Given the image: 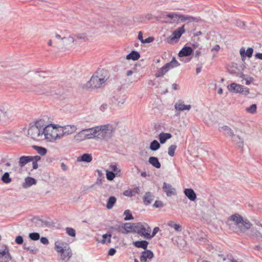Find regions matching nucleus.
<instances>
[{"label":"nucleus","mask_w":262,"mask_h":262,"mask_svg":"<svg viewBox=\"0 0 262 262\" xmlns=\"http://www.w3.org/2000/svg\"><path fill=\"white\" fill-rule=\"evenodd\" d=\"M42 72H29L25 75V79L31 82L29 91L38 94H44L48 92V82Z\"/></svg>","instance_id":"obj_1"},{"label":"nucleus","mask_w":262,"mask_h":262,"mask_svg":"<svg viewBox=\"0 0 262 262\" xmlns=\"http://www.w3.org/2000/svg\"><path fill=\"white\" fill-rule=\"evenodd\" d=\"M115 130V127L109 124L83 129L87 139L105 140L111 138Z\"/></svg>","instance_id":"obj_2"},{"label":"nucleus","mask_w":262,"mask_h":262,"mask_svg":"<svg viewBox=\"0 0 262 262\" xmlns=\"http://www.w3.org/2000/svg\"><path fill=\"white\" fill-rule=\"evenodd\" d=\"M108 77L106 71L103 69L99 70L94 73L85 84L82 85V88L84 89L100 88L105 85Z\"/></svg>","instance_id":"obj_3"},{"label":"nucleus","mask_w":262,"mask_h":262,"mask_svg":"<svg viewBox=\"0 0 262 262\" xmlns=\"http://www.w3.org/2000/svg\"><path fill=\"white\" fill-rule=\"evenodd\" d=\"M228 223L231 229L233 228V226H235L236 231L241 232H246L252 226V224L248 220L244 219L238 213H235L231 215L228 218Z\"/></svg>","instance_id":"obj_4"},{"label":"nucleus","mask_w":262,"mask_h":262,"mask_svg":"<svg viewBox=\"0 0 262 262\" xmlns=\"http://www.w3.org/2000/svg\"><path fill=\"white\" fill-rule=\"evenodd\" d=\"M58 132L57 128L52 124L48 125L43 129V137L50 141L60 139V134L58 133Z\"/></svg>","instance_id":"obj_5"},{"label":"nucleus","mask_w":262,"mask_h":262,"mask_svg":"<svg viewBox=\"0 0 262 262\" xmlns=\"http://www.w3.org/2000/svg\"><path fill=\"white\" fill-rule=\"evenodd\" d=\"M151 229L146 223H138L134 227V232L142 235L147 239L150 238Z\"/></svg>","instance_id":"obj_6"},{"label":"nucleus","mask_w":262,"mask_h":262,"mask_svg":"<svg viewBox=\"0 0 262 262\" xmlns=\"http://www.w3.org/2000/svg\"><path fill=\"white\" fill-rule=\"evenodd\" d=\"M13 115L11 107L8 105H0V121L6 122L11 119Z\"/></svg>","instance_id":"obj_7"},{"label":"nucleus","mask_w":262,"mask_h":262,"mask_svg":"<svg viewBox=\"0 0 262 262\" xmlns=\"http://www.w3.org/2000/svg\"><path fill=\"white\" fill-rule=\"evenodd\" d=\"M28 135L35 140H40L43 137V130H41L35 126H31L28 131Z\"/></svg>","instance_id":"obj_8"},{"label":"nucleus","mask_w":262,"mask_h":262,"mask_svg":"<svg viewBox=\"0 0 262 262\" xmlns=\"http://www.w3.org/2000/svg\"><path fill=\"white\" fill-rule=\"evenodd\" d=\"M62 128V133L60 134V138H62L63 136L70 135L77 130V126L75 125H64Z\"/></svg>","instance_id":"obj_9"},{"label":"nucleus","mask_w":262,"mask_h":262,"mask_svg":"<svg viewBox=\"0 0 262 262\" xmlns=\"http://www.w3.org/2000/svg\"><path fill=\"white\" fill-rule=\"evenodd\" d=\"M75 41L74 37L72 36H69L68 37H64L61 47L68 49L74 46Z\"/></svg>","instance_id":"obj_10"},{"label":"nucleus","mask_w":262,"mask_h":262,"mask_svg":"<svg viewBox=\"0 0 262 262\" xmlns=\"http://www.w3.org/2000/svg\"><path fill=\"white\" fill-rule=\"evenodd\" d=\"M232 140L236 147L243 151L244 145V140L243 138L238 135H234L232 137Z\"/></svg>","instance_id":"obj_11"},{"label":"nucleus","mask_w":262,"mask_h":262,"mask_svg":"<svg viewBox=\"0 0 262 262\" xmlns=\"http://www.w3.org/2000/svg\"><path fill=\"white\" fill-rule=\"evenodd\" d=\"M72 255V251L69 247H64V250L60 253L59 259L62 261H68Z\"/></svg>","instance_id":"obj_12"},{"label":"nucleus","mask_w":262,"mask_h":262,"mask_svg":"<svg viewBox=\"0 0 262 262\" xmlns=\"http://www.w3.org/2000/svg\"><path fill=\"white\" fill-rule=\"evenodd\" d=\"M181 14L174 13H169L167 15L166 22L170 24L179 23L180 21Z\"/></svg>","instance_id":"obj_13"},{"label":"nucleus","mask_w":262,"mask_h":262,"mask_svg":"<svg viewBox=\"0 0 262 262\" xmlns=\"http://www.w3.org/2000/svg\"><path fill=\"white\" fill-rule=\"evenodd\" d=\"M163 189L168 196H170L176 194V189L172 187L171 185L169 184L164 182Z\"/></svg>","instance_id":"obj_14"},{"label":"nucleus","mask_w":262,"mask_h":262,"mask_svg":"<svg viewBox=\"0 0 262 262\" xmlns=\"http://www.w3.org/2000/svg\"><path fill=\"white\" fill-rule=\"evenodd\" d=\"M229 91L235 93H241V91L243 89V85L236 83H232L227 86Z\"/></svg>","instance_id":"obj_15"},{"label":"nucleus","mask_w":262,"mask_h":262,"mask_svg":"<svg viewBox=\"0 0 262 262\" xmlns=\"http://www.w3.org/2000/svg\"><path fill=\"white\" fill-rule=\"evenodd\" d=\"M11 258L8 250L0 251V262H8Z\"/></svg>","instance_id":"obj_16"},{"label":"nucleus","mask_w":262,"mask_h":262,"mask_svg":"<svg viewBox=\"0 0 262 262\" xmlns=\"http://www.w3.org/2000/svg\"><path fill=\"white\" fill-rule=\"evenodd\" d=\"M185 196L191 201H194L196 199V195L191 188H186L184 190Z\"/></svg>","instance_id":"obj_17"},{"label":"nucleus","mask_w":262,"mask_h":262,"mask_svg":"<svg viewBox=\"0 0 262 262\" xmlns=\"http://www.w3.org/2000/svg\"><path fill=\"white\" fill-rule=\"evenodd\" d=\"M191 106L190 105H185L183 101H179L177 102L174 105V108L176 110L179 111H183L185 110L189 111L190 110Z\"/></svg>","instance_id":"obj_18"},{"label":"nucleus","mask_w":262,"mask_h":262,"mask_svg":"<svg viewBox=\"0 0 262 262\" xmlns=\"http://www.w3.org/2000/svg\"><path fill=\"white\" fill-rule=\"evenodd\" d=\"M193 52L192 49L190 47H183L179 53V56L180 57H186L190 55Z\"/></svg>","instance_id":"obj_19"},{"label":"nucleus","mask_w":262,"mask_h":262,"mask_svg":"<svg viewBox=\"0 0 262 262\" xmlns=\"http://www.w3.org/2000/svg\"><path fill=\"white\" fill-rule=\"evenodd\" d=\"M184 26L185 25H183L174 31L172 33L173 36L170 37V40H173L175 39L180 38L182 34L185 32Z\"/></svg>","instance_id":"obj_20"},{"label":"nucleus","mask_w":262,"mask_h":262,"mask_svg":"<svg viewBox=\"0 0 262 262\" xmlns=\"http://www.w3.org/2000/svg\"><path fill=\"white\" fill-rule=\"evenodd\" d=\"M155 196L152 193L150 192H146L143 198L144 204L145 205L150 204L154 200Z\"/></svg>","instance_id":"obj_21"},{"label":"nucleus","mask_w":262,"mask_h":262,"mask_svg":"<svg viewBox=\"0 0 262 262\" xmlns=\"http://www.w3.org/2000/svg\"><path fill=\"white\" fill-rule=\"evenodd\" d=\"M154 257V253L150 250H146L142 252L140 257V260L142 262H146L147 259H151Z\"/></svg>","instance_id":"obj_22"},{"label":"nucleus","mask_w":262,"mask_h":262,"mask_svg":"<svg viewBox=\"0 0 262 262\" xmlns=\"http://www.w3.org/2000/svg\"><path fill=\"white\" fill-rule=\"evenodd\" d=\"M92 156L89 154H84L82 156L77 158L78 162H84L90 163L92 161Z\"/></svg>","instance_id":"obj_23"},{"label":"nucleus","mask_w":262,"mask_h":262,"mask_svg":"<svg viewBox=\"0 0 262 262\" xmlns=\"http://www.w3.org/2000/svg\"><path fill=\"white\" fill-rule=\"evenodd\" d=\"M136 226V224H131L129 223H125L124 225V230L121 231V233L126 234L131 232H134V227Z\"/></svg>","instance_id":"obj_24"},{"label":"nucleus","mask_w":262,"mask_h":262,"mask_svg":"<svg viewBox=\"0 0 262 262\" xmlns=\"http://www.w3.org/2000/svg\"><path fill=\"white\" fill-rule=\"evenodd\" d=\"M36 183V181L35 179L31 177H27L25 179V182L23 184V187L24 188H27Z\"/></svg>","instance_id":"obj_25"},{"label":"nucleus","mask_w":262,"mask_h":262,"mask_svg":"<svg viewBox=\"0 0 262 262\" xmlns=\"http://www.w3.org/2000/svg\"><path fill=\"white\" fill-rule=\"evenodd\" d=\"M172 135L170 134L164 132L160 133L159 135V139L161 144L165 143L167 140L170 139Z\"/></svg>","instance_id":"obj_26"},{"label":"nucleus","mask_w":262,"mask_h":262,"mask_svg":"<svg viewBox=\"0 0 262 262\" xmlns=\"http://www.w3.org/2000/svg\"><path fill=\"white\" fill-rule=\"evenodd\" d=\"M148 162L154 167L160 168L161 166L158 159L155 157H150L148 159Z\"/></svg>","instance_id":"obj_27"},{"label":"nucleus","mask_w":262,"mask_h":262,"mask_svg":"<svg viewBox=\"0 0 262 262\" xmlns=\"http://www.w3.org/2000/svg\"><path fill=\"white\" fill-rule=\"evenodd\" d=\"M236 76H239L240 78H242L243 79H245L246 81L245 83L247 85H249L254 80L253 77L248 75H245L243 73H238Z\"/></svg>","instance_id":"obj_28"},{"label":"nucleus","mask_w":262,"mask_h":262,"mask_svg":"<svg viewBox=\"0 0 262 262\" xmlns=\"http://www.w3.org/2000/svg\"><path fill=\"white\" fill-rule=\"evenodd\" d=\"M74 139L76 141L79 142L87 139L83 130L76 134Z\"/></svg>","instance_id":"obj_29"},{"label":"nucleus","mask_w":262,"mask_h":262,"mask_svg":"<svg viewBox=\"0 0 262 262\" xmlns=\"http://www.w3.org/2000/svg\"><path fill=\"white\" fill-rule=\"evenodd\" d=\"M180 66V63L176 60L175 57H173L171 61L165 64V66L168 69V71L172 68L177 67Z\"/></svg>","instance_id":"obj_30"},{"label":"nucleus","mask_w":262,"mask_h":262,"mask_svg":"<svg viewBox=\"0 0 262 262\" xmlns=\"http://www.w3.org/2000/svg\"><path fill=\"white\" fill-rule=\"evenodd\" d=\"M167 225L173 228L176 232H180L182 231V226L180 224H177L173 221H169L167 223Z\"/></svg>","instance_id":"obj_31"},{"label":"nucleus","mask_w":262,"mask_h":262,"mask_svg":"<svg viewBox=\"0 0 262 262\" xmlns=\"http://www.w3.org/2000/svg\"><path fill=\"white\" fill-rule=\"evenodd\" d=\"M140 54L136 51H132L126 56V59L128 60L132 59L133 60H138L140 58Z\"/></svg>","instance_id":"obj_32"},{"label":"nucleus","mask_w":262,"mask_h":262,"mask_svg":"<svg viewBox=\"0 0 262 262\" xmlns=\"http://www.w3.org/2000/svg\"><path fill=\"white\" fill-rule=\"evenodd\" d=\"M148 243L146 241H136L134 243V245L137 248H141L146 249Z\"/></svg>","instance_id":"obj_33"},{"label":"nucleus","mask_w":262,"mask_h":262,"mask_svg":"<svg viewBox=\"0 0 262 262\" xmlns=\"http://www.w3.org/2000/svg\"><path fill=\"white\" fill-rule=\"evenodd\" d=\"M168 69L165 66L159 69L155 74L156 77H160L163 76L167 72Z\"/></svg>","instance_id":"obj_34"},{"label":"nucleus","mask_w":262,"mask_h":262,"mask_svg":"<svg viewBox=\"0 0 262 262\" xmlns=\"http://www.w3.org/2000/svg\"><path fill=\"white\" fill-rule=\"evenodd\" d=\"M29 162H30V156H22L19 158V165L22 167Z\"/></svg>","instance_id":"obj_35"},{"label":"nucleus","mask_w":262,"mask_h":262,"mask_svg":"<svg viewBox=\"0 0 262 262\" xmlns=\"http://www.w3.org/2000/svg\"><path fill=\"white\" fill-rule=\"evenodd\" d=\"M33 125L41 130H43V129L45 128V127L47 126L45 124L44 120L42 119H39L36 121L35 124Z\"/></svg>","instance_id":"obj_36"},{"label":"nucleus","mask_w":262,"mask_h":262,"mask_svg":"<svg viewBox=\"0 0 262 262\" xmlns=\"http://www.w3.org/2000/svg\"><path fill=\"white\" fill-rule=\"evenodd\" d=\"M186 20H188L189 21H198V19L191 16L181 14L180 21H185Z\"/></svg>","instance_id":"obj_37"},{"label":"nucleus","mask_w":262,"mask_h":262,"mask_svg":"<svg viewBox=\"0 0 262 262\" xmlns=\"http://www.w3.org/2000/svg\"><path fill=\"white\" fill-rule=\"evenodd\" d=\"M116 202V199L115 196L110 197L107 202L106 208L108 209H112Z\"/></svg>","instance_id":"obj_38"},{"label":"nucleus","mask_w":262,"mask_h":262,"mask_svg":"<svg viewBox=\"0 0 262 262\" xmlns=\"http://www.w3.org/2000/svg\"><path fill=\"white\" fill-rule=\"evenodd\" d=\"M160 147V143L156 140L152 141L150 144L149 148L152 151H156Z\"/></svg>","instance_id":"obj_39"},{"label":"nucleus","mask_w":262,"mask_h":262,"mask_svg":"<svg viewBox=\"0 0 262 262\" xmlns=\"http://www.w3.org/2000/svg\"><path fill=\"white\" fill-rule=\"evenodd\" d=\"M63 243L59 241H57L55 243V249L59 253H61L64 249V247H62Z\"/></svg>","instance_id":"obj_40"},{"label":"nucleus","mask_w":262,"mask_h":262,"mask_svg":"<svg viewBox=\"0 0 262 262\" xmlns=\"http://www.w3.org/2000/svg\"><path fill=\"white\" fill-rule=\"evenodd\" d=\"M2 181L6 184H8L10 183L12 181L11 178L10 177L9 173L8 172H5L4 174L2 176Z\"/></svg>","instance_id":"obj_41"},{"label":"nucleus","mask_w":262,"mask_h":262,"mask_svg":"<svg viewBox=\"0 0 262 262\" xmlns=\"http://www.w3.org/2000/svg\"><path fill=\"white\" fill-rule=\"evenodd\" d=\"M33 148L37 151V152L41 156H44L47 154V150L46 148L37 146H33Z\"/></svg>","instance_id":"obj_42"},{"label":"nucleus","mask_w":262,"mask_h":262,"mask_svg":"<svg viewBox=\"0 0 262 262\" xmlns=\"http://www.w3.org/2000/svg\"><path fill=\"white\" fill-rule=\"evenodd\" d=\"M222 129L224 131V134L229 135L231 138L234 135L233 130L231 128L228 126H224L222 127Z\"/></svg>","instance_id":"obj_43"},{"label":"nucleus","mask_w":262,"mask_h":262,"mask_svg":"<svg viewBox=\"0 0 262 262\" xmlns=\"http://www.w3.org/2000/svg\"><path fill=\"white\" fill-rule=\"evenodd\" d=\"M55 45L57 47L58 46H61V43L62 42V40L64 39V37H61L60 35L59 34H56L55 35Z\"/></svg>","instance_id":"obj_44"},{"label":"nucleus","mask_w":262,"mask_h":262,"mask_svg":"<svg viewBox=\"0 0 262 262\" xmlns=\"http://www.w3.org/2000/svg\"><path fill=\"white\" fill-rule=\"evenodd\" d=\"M257 110V105L255 104L251 105L250 106L246 108L247 112L250 114H254L256 113Z\"/></svg>","instance_id":"obj_45"},{"label":"nucleus","mask_w":262,"mask_h":262,"mask_svg":"<svg viewBox=\"0 0 262 262\" xmlns=\"http://www.w3.org/2000/svg\"><path fill=\"white\" fill-rule=\"evenodd\" d=\"M106 178L108 180H113L116 176H118V173H115L113 171H106Z\"/></svg>","instance_id":"obj_46"},{"label":"nucleus","mask_w":262,"mask_h":262,"mask_svg":"<svg viewBox=\"0 0 262 262\" xmlns=\"http://www.w3.org/2000/svg\"><path fill=\"white\" fill-rule=\"evenodd\" d=\"M177 148L176 145H170L168 149V154L170 157H173L174 155V151Z\"/></svg>","instance_id":"obj_47"},{"label":"nucleus","mask_w":262,"mask_h":262,"mask_svg":"<svg viewBox=\"0 0 262 262\" xmlns=\"http://www.w3.org/2000/svg\"><path fill=\"white\" fill-rule=\"evenodd\" d=\"M74 37L75 38H74L75 41H76L77 39L85 41L87 39L86 36L85 34L83 33L76 34L74 36Z\"/></svg>","instance_id":"obj_48"},{"label":"nucleus","mask_w":262,"mask_h":262,"mask_svg":"<svg viewBox=\"0 0 262 262\" xmlns=\"http://www.w3.org/2000/svg\"><path fill=\"white\" fill-rule=\"evenodd\" d=\"M29 237L33 241H37L39 239V234L37 232L31 233L29 234Z\"/></svg>","instance_id":"obj_49"},{"label":"nucleus","mask_w":262,"mask_h":262,"mask_svg":"<svg viewBox=\"0 0 262 262\" xmlns=\"http://www.w3.org/2000/svg\"><path fill=\"white\" fill-rule=\"evenodd\" d=\"M124 214L125 215L124 220L125 221H129L133 219V215H132L130 211L129 210H126L124 212Z\"/></svg>","instance_id":"obj_50"},{"label":"nucleus","mask_w":262,"mask_h":262,"mask_svg":"<svg viewBox=\"0 0 262 262\" xmlns=\"http://www.w3.org/2000/svg\"><path fill=\"white\" fill-rule=\"evenodd\" d=\"M67 233L69 235L72 237H75L76 235L75 231L73 228L70 227H67L66 229Z\"/></svg>","instance_id":"obj_51"},{"label":"nucleus","mask_w":262,"mask_h":262,"mask_svg":"<svg viewBox=\"0 0 262 262\" xmlns=\"http://www.w3.org/2000/svg\"><path fill=\"white\" fill-rule=\"evenodd\" d=\"M24 249L29 251L30 253L35 254L38 251L37 249L33 247H27L26 245L24 246Z\"/></svg>","instance_id":"obj_52"},{"label":"nucleus","mask_w":262,"mask_h":262,"mask_svg":"<svg viewBox=\"0 0 262 262\" xmlns=\"http://www.w3.org/2000/svg\"><path fill=\"white\" fill-rule=\"evenodd\" d=\"M10 165L11 164L9 162L5 163L4 160H2L0 162V171L2 172L3 171V166L9 167Z\"/></svg>","instance_id":"obj_53"},{"label":"nucleus","mask_w":262,"mask_h":262,"mask_svg":"<svg viewBox=\"0 0 262 262\" xmlns=\"http://www.w3.org/2000/svg\"><path fill=\"white\" fill-rule=\"evenodd\" d=\"M110 168L112 170L113 172L115 173H118V176H120V170L115 165H111L110 166Z\"/></svg>","instance_id":"obj_54"},{"label":"nucleus","mask_w":262,"mask_h":262,"mask_svg":"<svg viewBox=\"0 0 262 262\" xmlns=\"http://www.w3.org/2000/svg\"><path fill=\"white\" fill-rule=\"evenodd\" d=\"M253 52V50L252 48H248L247 51H245V54L246 56L248 57H251L252 55Z\"/></svg>","instance_id":"obj_55"},{"label":"nucleus","mask_w":262,"mask_h":262,"mask_svg":"<svg viewBox=\"0 0 262 262\" xmlns=\"http://www.w3.org/2000/svg\"><path fill=\"white\" fill-rule=\"evenodd\" d=\"M153 206L155 208H161L164 206V205L161 201H156Z\"/></svg>","instance_id":"obj_56"},{"label":"nucleus","mask_w":262,"mask_h":262,"mask_svg":"<svg viewBox=\"0 0 262 262\" xmlns=\"http://www.w3.org/2000/svg\"><path fill=\"white\" fill-rule=\"evenodd\" d=\"M15 241L17 244L21 245L24 242L23 237L20 235H18L15 238Z\"/></svg>","instance_id":"obj_57"},{"label":"nucleus","mask_w":262,"mask_h":262,"mask_svg":"<svg viewBox=\"0 0 262 262\" xmlns=\"http://www.w3.org/2000/svg\"><path fill=\"white\" fill-rule=\"evenodd\" d=\"M36 223L37 226L43 227L46 225V223L40 219H37Z\"/></svg>","instance_id":"obj_58"},{"label":"nucleus","mask_w":262,"mask_h":262,"mask_svg":"<svg viewBox=\"0 0 262 262\" xmlns=\"http://www.w3.org/2000/svg\"><path fill=\"white\" fill-rule=\"evenodd\" d=\"M244 95H247L249 94V89L248 88L243 86V89L241 91V93Z\"/></svg>","instance_id":"obj_59"},{"label":"nucleus","mask_w":262,"mask_h":262,"mask_svg":"<svg viewBox=\"0 0 262 262\" xmlns=\"http://www.w3.org/2000/svg\"><path fill=\"white\" fill-rule=\"evenodd\" d=\"M30 162H37V161H39L40 160V157L39 156H30Z\"/></svg>","instance_id":"obj_60"},{"label":"nucleus","mask_w":262,"mask_h":262,"mask_svg":"<svg viewBox=\"0 0 262 262\" xmlns=\"http://www.w3.org/2000/svg\"><path fill=\"white\" fill-rule=\"evenodd\" d=\"M239 53L243 61L245 60V57L246 56L245 54V49L244 48H241L239 50Z\"/></svg>","instance_id":"obj_61"},{"label":"nucleus","mask_w":262,"mask_h":262,"mask_svg":"<svg viewBox=\"0 0 262 262\" xmlns=\"http://www.w3.org/2000/svg\"><path fill=\"white\" fill-rule=\"evenodd\" d=\"M123 194L125 196H130V197L132 196L133 195L132 189H128V190H126L124 191L123 192Z\"/></svg>","instance_id":"obj_62"},{"label":"nucleus","mask_w":262,"mask_h":262,"mask_svg":"<svg viewBox=\"0 0 262 262\" xmlns=\"http://www.w3.org/2000/svg\"><path fill=\"white\" fill-rule=\"evenodd\" d=\"M154 38L152 37H149L143 40V42H142L143 43H150L153 41Z\"/></svg>","instance_id":"obj_63"},{"label":"nucleus","mask_w":262,"mask_h":262,"mask_svg":"<svg viewBox=\"0 0 262 262\" xmlns=\"http://www.w3.org/2000/svg\"><path fill=\"white\" fill-rule=\"evenodd\" d=\"M133 195H134L135 194H139L140 192V188L137 187L133 189H132Z\"/></svg>","instance_id":"obj_64"}]
</instances>
